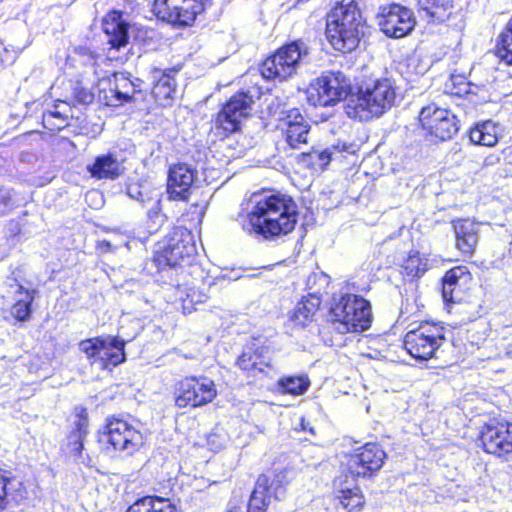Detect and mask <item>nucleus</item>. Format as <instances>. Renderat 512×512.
Here are the masks:
<instances>
[{"label":"nucleus","mask_w":512,"mask_h":512,"mask_svg":"<svg viewBox=\"0 0 512 512\" xmlns=\"http://www.w3.org/2000/svg\"><path fill=\"white\" fill-rule=\"evenodd\" d=\"M352 83L341 71H326L313 80L306 90V99L314 107H330L345 100V114L360 122L379 118L392 108L396 88L389 78H366L352 92Z\"/></svg>","instance_id":"nucleus-1"},{"label":"nucleus","mask_w":512,"mask_h":512,"mask_svg":"<svg viewBox=\"0 0 512 512\" xmlns=\"http://www.w3.org/2000/svg\"><path fill=\"white\" fill-rule=\"evenodd\" d=\"M297 216V204L287 195L255 196V204L243 223V229L266 240H274L293 231Z\"/></svg>","instance_id":"nucleus-2"},{"label":"nucleus","mask_w":512,"mask_h":512,"mask_svg":"<svg viewBox=\"0 0 512 512\" xmlns=\"http://www.w3.org/2000/svg\"><path fill=\"white\" fill-rule=\"evenodd\" d=\"M362 4L363 0H341L328 13L325 33L335 50L348 53L359 45L364 28Z\"/></svg>","instance_id":"nucleus-3"},{"label":"nucleus","mask_w":512,"mask_h":512,"mask_svg":"<svg viewBox=\"0 0 512 512\" xmlns=\"http://www.w3.org/2000/svg\"><path fill=\"white\" fill-rule=\"evenodd\" d=\"M385 450H362L348 461L349 473L334 480V494L340 504L352 512L364 504V496L356 483L355 476H367L380 469L384 463Z\"/></svg>","instance_id":"nucleus-4"},{"label":"nucleus","mask_w":512,"mask_h":512,"mask_svg":"<svg viewBox=\"0 0 512 512\" xmlns=\"http://www.w3.org/2000/svg\"><path fill=\"white\" fill-rule=\"evenodd\" d=\"M371 304L363 296L353 293L334 295L329 309V322L339 334L361 333L371 327Z\"/></svg>","instance_id":"nucleus-5"},{"label":"nucleus","mask_w":512,"mask_h":512,"mask_svg":"<svg viewBox=\"0 0 512 512\" xmlns=\"http://www.w3.org/2000/svg\"><path fill=\"white\" fill-rule=\"evenodd\" d=\"M196 252L193 235L185 227H174L162 241L156 244L152 263L157 273L165 276L179 278L178 268L188 262Z\"/></svg>","instance_id":"nucleus-6"},{"label":"nucleus","mask_w":512,"mask_h":512,"mask_svg":"<svg viewBox=\"0 0 512 512\" xmlns=\"http://www.w3.org/2000/svg\"><path fill=\"white\" fill-rule=\"evenodd\" d=\"M309 55V47L303 40L291 41L267 57L260 66L262 76L280 82L296 74Z\"/></svg>","instance_id":"nucleus-7"},{"label":"nucleus","mask_w":512,"mask_h":512,"mask_svg":"<svg viewBox=\"0 0 512 512\" xmlns=\"http://www.w3.org/2000/svg\"><path fill=\"white\" fill-rule=\"evenodd\" d=\"M445 331L441 323L422 321L406 333L404 347L418 361L438 358L437 352L446 341Z\"/></svg>","instance_id":"nucleus-8"},{"label":"nucleus","mask_w":512,"mask_h":512,"mask_svg":"<svg viewBox=\"0 0 512 512\" xmlns=\"http://www.w3.org/2000/svg\"><path fill=\"white\" fill-rule=\"evenodd\" d=\"M208 0H155L153 11L156 16L173 26H190L196 16L205 9Z\"/></svg>","instance_id":"nucleus-9"},{"label":"nucleus","mask_w":512,"mask_h":512,"mask_svg":"<svg viewBox=\"0 0 512 512\" xmlns=\"http://www.w3.org/2000/svg\"><path fill=\"white\" fill-rule=\"evenodd\" d=\"M418 118L422 128L440 141L452 139L459 130L456 115L435 103L422 107Z\"/></svg>","instance_id":"nucleus-10"},{"label":"nucleus","mask_w":512,"mask_h":512,"mask_svg":"<svg viewBox=\"0 0 512 512\" xmlns=\"http://www.w3.org/2000/svg\"><path fill=\"white\" fill-rule=\"evenodd\" d=\"M217 395L213 380L208 377H190L180 381L175 389V405L178 408H195L213 401Z\"/></svg>","instance_id":"nucleus-11"},{"label":"nucleus","mask_w":512,"mask_h":512,"mask_svg":"<svg viewBox=\"0 0 512 512\" xmlns=\"http://www.w3.org/2000/svg\"><path fill=\"white\" fill-rule=\"evenodd\" d=\"M380 30L390 38H402L415 28L416 18L411 9L398 3L381 6L377 14Z\"/></svg>","instance_id":"nucleus-12"},{"label":"nucleus","mask_w":512,"mask_h":512,"mask_svg":"<svg viewBox=\"0 0 512 512\" xmlns=\"http://www.w3.org/2000/svg\"><path fill=\"white\" fill-rule=\"evenodd\" d=\"M253 103L252 97L240 92L231 97L218 113L212 132L220 139L240 129L241 119L247 115V109Z\"/></svg>","instance_id":"nucleus-13"},{"label":"nucleus","mask_w":512,"mask_h":512,"mask_svg":"<svg viewBox=\"0 0 512 512\" xmlns=\"http://www.w3.org/2000/svg\"><path fill=\"white\" fill-rule=\"evenodd\" d=\"M98 442L112 448H127L128 445L137 447L143 445V436L128 422L111 417L107 418L106 424L98 431Z\"/></svg>","instance_id":"nucleus-14"},{"label":"nucleus","mask_w":512,"mask_h":512,"mask_svg":"<svg viewBox=\"0 0 512 512\" xmlns=\"http://www.w3.org/2000/svg\"><path fill=\"white\" fill-rule=\"evenodd\" d=\"M273 350L267 341L253 338L248 342L241 355L237 358L236 365L251 376H257L265 372V368L271 367Z\"/></svg>","instance_id":"nucleus-15"},{"label":"nucleus","mask_w":512,"mask_h":512,"mask_svg":"<svg viewBox=\"0 0 512 512\" xmlns=\"http://www.w3.org/2000/svg\"><path fill=\"white\" fill-rule=\"evenodd\" d=\"M125 159L118 149H110L106 153L97 155L86 169L90 176L97 180H116L125 172Z\"/></svg>","instance_id":"nucleus-16"},{"label":"nucleus","mask_w":512,"mask_h":512,"mask_svg":"<svg viewBox=\"0 0 512 512\" xmlns=\"http://www.w3.org/2000/svg\"><path fill=\"white\" fill-rule=\"evenodd\" d=\"M197 179V171L186 163L170 167L167 178V192L172 200H187Z\"/></svg>","instance_id":"nucleus-17"},{"label":"nucleus","mask_w":512,"mask_h":512,"mask_svg":"<svg viewBox=\"0 0 512 512\" xmlns=\"http://www.w3.org/2000/svg\"><path fill=\"white\" fill-rule=\"evenodd\" d=\"M471 280L472 276L466 266H456L448 270L441 284L443 301L446 304L462 302Z\"/></svg>","instance_id":"nucleus-18"},{"label":"nucleus","mask_w":512,"mask_h":512,"mask_svg":"<svg viewBox=\"0 0 512 512\" xmlns=\"http://www.w3.org/2000/svg\"><path fill=\"white\" fill-rule=\"evenodd\" d=\"M488 445H494V448H503L504 445L512 447V423L491 422L486 424L478 433L476 446L488 448Z\"/></svg>","instance_id":"nucleus-19"},{"label":"nucleus","mask_w":512,"mask_h":512,"mask_svg":"<svg viewBox=\"0 0 512 512\" xmlns=\"http://www.w3.org/2000/svg\"><path fill=\"white\" fill-rule=\"evenodd\" d=\"M102 29L112 48L119 50L129 43V24L121 12H109L102 20Z\"/></svg>","instance_id":"nucleus-20"},{"label":"nucleus","mask_w":512,"mask_h":512,"mask_svg":"<svg viewBox=\"0 0 512 512\" xmlns=\"http://www.w3.org/2000/svg\"><path fill=\"white\" fill-rule=\"evenodd\" d=\"M456 248L463 256L471 257L479 241L478 223L470 219H457L452 222Z\"/></svg>","instance_id":"nucleus-21"},{"label":"nucleus","mask_w":512,"mask_h":512,"mask_svg":"<svg viewBox=\"0 0 512 512\" xmlns=\"http://www.w3.org/2000/svg\"><path fill=\"white\" fill-rule=\"evenodd\" d=\"M177 72L178 70L175 68H154L152 70L153 87L151 93L161 105H168L173 99V95L176 92L174 75Z\"/></svg>","instance_id":"nucleus-22"},{"label":"nucleus","mask_w":512,"mask_h":512,"mask_svg":"<svg viewBox=\"0 0 512 512\" xmlns=\"http://www.w3.org/2000/svg\"><path fill=\"white\" fill-rule=\"evenodd\" d=\"M285 126V139L291 148H297L299 144L307 142L310 125L298 109L288 112Z\"/></svg>","instance_id":"nucleus-23"},{"label":"nucleus","mask_w":512,"mask_h":512,"mask_svg":"<svg viewBox=\"0 0 512 512\" xmlns=\"http://www.w3.org/2000/svg\"><path fill=\"white\" fill-rule=\"evenodd\" d=\"M114 78V89L118 94L120 105L130 101H136L137 95L142 96L144 85L143 80L139 78H133L130 73L127 72H115L112 74Z\"/></svg>","instance_id":"nucleus-24"},{"label":"nucleus","mask_w":512,"mask_h":512,"mask_svg":"<svg viewBox=\"0 0 512 512\" xmlns=\"http://www.w3.org/2000/svg\"><path fill=\"white\" fill-rule=\"evenodd\" d=\"M7 285L11 288L16 287V294L19 295L15 304L11 308V314L20 322L30 319L32 314V303L34 301V290L25 289L23 285L18 283L16 277L8 278Z\"/></svg>","instance_id":"nucleus-25"},{"label":"nucleus","mask_w":512,"mask_h":512,"mask_svg":"<svg viewBox=\"0 0 512 512\" xmlns=\"http://www.w3.org/2000/svg\"><path fill=\"white\" fill-rule=\"evenodd\" d=\"M103 339L107 343L101 353L100 368L108 369L110 366L116 367L126 361L125 346L126 341L119 336L104 335Z\"/></svg>","instance_id":"nucleus-26"},{"label":"nucleus","mask_w":512,"mask_h":512,"mask_svg":"<svg viewBox=\"0 0 512 512\" xmlns=\"http://www.w3.org/2000/svg\"><path fill=\"white\" fill-rule=\"evenodd\" d=\"M419 13L428 22L442 23L451 15L452 0H418Z\"/></svg>","instance_id":"nucleus-27"},{"label":"nucleus","mask_w":512,"mask_h":512,"mask_svg":"<svg viewBox=\"0 0 512 512\" xmlns=\"http://www.w3.org/2000/svg\"><path fill=\"white\" fill-rule=\"evenodd\" d=\"M267 483H269V477L266 474L259 475L246 510L238 506H232L229 509H238L241 512H266L271 502V497L267 493Z\"/></svg>","instance_id":"nucleus-28"},{"label":"nucleus","mask_w":512,"mask_h":512,"mask_svg":"<svg viewBox=\"0 0 512 512\" xmlns=\"http://www.w3.org/2000/svg\"><path fill=\"white\" fill-rule=\"evenodd\" d=\"M88 412L80 406L75 408L73 428L67 436L68 448H84L85 437L88 434Z\"/></svg>","instance_id":"nucleus-29"},{"label":"nucleus","mask_w":512,"mask_h":512,"mask_svg":"<svg viewBox=\"0 0 512 512\" xmlns=\"http://www.w3.org/2000/svg\"><path fill=\"white\" fill-rule=\"evenodd\" d=\"M126 512H180L168 498L145 496L136 500Z\"/></svg>","instance_id":"nucleus-30"},{"label":"nucleus","mask_w":512,"mask_h":512,"mask_svg":"<svg viewBox=\"0 0 512 512\" xmlns=\"http://www.w3.org/2000/svg\"><path fill=\"white\" fill-rule=\"evenodd\" d=\"M321 304V298L317 294H308L307 297H303L300 302L296 305L291 320L300 326H306L312 321L313 316L319 309Z\"/></svg>","instance_id":"nucleus-31"},{"label":"nucleus","mask_w":512,"mask_h":512,"mask_svg":"<svg viewBox=\"0 0 512 512\" xmlns=\"http://www.w3.org/2000/svg\"><path fill=\"white\" fill-rule=\"evenodd\" d=\"M469 138L476 145L493 147L498 142V127L491 120L477 123L470 129Z\"/></svg>","instance_id":"nucleus-32"},{"label":"nucleus","mask_w":512,"mask_h":512,"mask_svg":"<svg viewBox=\"0 0 512 512\" xmlns=\"http://www.w3.org/2000/svg\"><path fill=\"white\" fill-rule=\"evenodd\" d=\"M161 281L168 284L175 290V300L181 302L184 314H190L197 310L196 304L193 302V295L189 293L188 287L180 284L178 278L170 277V280L165 276L161 277Z\"/></svg>","instance_id":"nucleus-33"},{"label":"nucleus","mask_w":512,"mask_h":512,"mask_svg":"<svg viewBox=\"0 0 512 512\" xmlns=\"http://www.w3.org/2000/svg\"><path fill=\"white\" fill-rule=\"evenodd\" d=\"M277 386L282 393L302 395L308 390L310 381L307 376H286L278 380Z\"/></svg>","instance_id":"nucleus-34"},{"label":"nucleus","mask_w":512,"mask_h":512,"mask_svg":"<svg viewBox=\"0 0 512 512\" xmlns=\"http://www.w3.org/2000/svg\"><path fill=\"white\" fill-rule=\"evenodd\" d=\"M22 483L5 475L0 471V512L4 511L11 500H16L15 493L19 491Z\"/></svg>","instance_id":"nucleus-35"},{"label":"nucleus","mask_w":512,"mask_h":512,"mask_svg":"<svg viewBox=\"0 0 512 512\" xmlns=\"http://www.w3.org/2000/svg\"><path fill=\"white\" fill-rule=\"evenodd\" d=\"M147 228L149 233H155L166 221V216L162 213L161 201L157 197H147Z\"/></svg>","instance_id":"nucleus-36"},{"label":"nucleus","mask_w":512,"mask_h":512,"mask_svg":"<svg viewBox=\"0 0 512 512\" xmlns=\"http://www.w3.org/2000/svg\"><path fill=\"white\" fill-rule=\"evenodd\" d=\"M98 99L99 101L111 107L120 106L118 94L114 89V78L113 75L99 79L97 83Z\"/></svg>","instance_id":"nucleus-37"},{"label":"nucleus","mask_w":512,"mask_h":512,"mask_svg":"<svg viewBox=\"0 0 512 512\" xmlns=\"http://www.w3.org/2000/svg\"><path fill=\"white\" fill-rule=\"evenodd\" d=\"M103 336L88 338L85 340H82L79 343V349L81 352H83L89 362L91 364H99L100 365V357L101 353L103 351V348H105V345L107 344L105 340L103 339Z\"/></svg>","instance_id":"nucleus-38"},{"label":"nucleus","mask_w":512,"mask_h":512,"mask_svg":"<svg viewBox=\"0 0 512 512\" xmlns=\"http://www.w3.org/2000/svg\"><path fill=\"white\" fill-rule=\"evenodd\" d=\"M289 471L281 470L271 475L266 474L269 477V483H267V493L272 498L280 500L284 498L286 493V487L290 481L288 477Z\"/></svg>","instance_id":"nucleus-39"},{"label":"nucleus","mask_w":512,"mask_h":512,"mask_svg":"<svg viewBox=\"0 0 512 512\" xmlns=\"http://www.w3.org/2000/svg\"><path fill=\"white\" fill-rule=\"evenodd\" d=\"M425 271L426 263L422 261L419 252H410L408 258L402 265L403 276L412 281L414 278H420L425 273Z\"/></svg>","instance_id":"nucleus-40"},{"label":"nucleus","mask_w":512,"mask_h":512,"mask_svg":"<svg viewBox=\"0 0 512 512\" xmlns=\"http://www.w3.org/2000/svg\"><path fill=\"white\" fill-rule=\"evenodd\" d=\"M496 48L499 58L507 64L512 65V19L499 35Z\"/></svg>","instance_id":"nucleus-41"},{"label":"nucleus","mask_w":512,"mask_h":512,"mask_svg":"<svg viewBox=\"0 0 512 512\" xmlns=\"http://www.w3.org/2000/svg\"><path fill=\"white\" fill-rule=\"evenodd\" d=\"M331 155L329 149L322 151L313 150L309 153L303 154V162L311 166L315 170H324L331 161Z\"/></svg>","instance_id":"nucleus-42"},{"label":"nucleus","mask_w":512,"mask_h":512,"mask_svg":"<svg viewBox=\"0 0 512 512\" xmlns=\"http://www.w3.org/2000/svg\"><path fill=\"white\" fill-rule=\"evenodd\" d=\"M44 128L50 131H60L67 125V118L59 111H47L43 114Z\"/></svg>","instance_id":"nucleus-43"},{"label":"nucleus","mask_w":512,"mask_h":512,"mask_svg":"<svg viewBox=\"0 0 512 512\" xmlns=\"http://www.w3.org/2000/svg\"><path fill=\"white\" fill-rule=\"evenodd\" d=\"M73 100L79 105H89L94 100V93L85 87L81 81H75L71 84Z\"/></svg>","instance_id":"nucleus-44"},{"label":"nucleus","mask_w":512,"mask_h":512,"mask_svg":"<svg viewBox=\"0 0 512 512\" xmlns=\"http://www.w3.org/2000/svg\"><path fill=\"white\" fill-rule=\"evenodd\" d=\"M15 205L13 190L0 186V216L6 215Z\"/></svg>","instance_id":"nucleus-45"},{"label":"nucleus","mask_w":512,"mask_h":512,"mask_svg":"<svg viewBox=\"0 0 512 512\" xmlns=\"http://www.w3.org/2000/svg\"><path fill=\"white\" fill-rule=\"evenodd\" d=\"M452 94L462 96L471 93V84L461 75H451Z\"/></svg>","instance_id":"nucleus-46"},{"label":"nucleus","mask_w":512,"mask_h":512,"mask_svg":"<svg viewBox=\"0 0 512 512\" xmlns=\"http://www.w3.org/2000/svg\"><path fill=\"white\" fill-rule=\"evenodd\" d=\"M127 195L131 199L140 202L143 206L147 204V197H150L148 194L143 193L140 186L137 184L129 185L127 187Z\"/></svg>","instance_id":"nucleus-47"},{"label":"nucleus","mask_w":512,"mask_h":512,"mask_svg":"<svg viewBox=\"0 0 512 512\" xmlns=\"http://www.w3.org/2000/svg\"><path fill=\"white\" fill-rule=\"evenodd\" d=\"M189 293L193 295V302L197 305L203 304L207 301L208 296L194 288H188Z\"/></svg>","instance_id":"nucleus-48"},{"label":"nucleus","mask_w":512,"mask_h":512,"mask_svg":"<svg viewBox=\"0 0 512 512\" xmlns=\"http://www.w3.org/2000/svg\"><path fill=\"white\" fill-rule=\"evenodd\" d=\"M333 148L339 152H348V153H354L355 152V145L351 143L346 142H337V144L333 145Z\"/></svg>","instance_id":"nucleus-49"},{"label":"nucleus","mask_w":512,"mask_h":512,"mask_svg":"<svg viewBox=\"0 0 512 512\" xmlns=\"http://www.w3.org/2000/svg\"><path fill=\"white\" fill-rule=\"evenodd\" d=\"M301 430L303 432H309L313 438L316 437V432L314 430V427L311 426L310 422H306L304 418L301 419Z\"/></svg>","instance_id":"nucleus-50"},{"label":"nucleus","mask_w":512,"mask_h":512,"mask_svg":"<svg viewBox=\"0 0 512 512\" xmlns=\"http://www.w3.org/2000/svg\"><path fill=\"white\" fill-rule=\"evenodd\" d=\"M88 196H95V197H99V198H101V199H102V195H101L99 192H97V191H92V192H90V193L88 194Z\"/></svg>","instance_id":"nucleus-51"},{"label":"nucleus","mask_w":512,"mask_h":512,"mask_svg":"<svg viewBox=\"0 0 512 512\" xmlns=\"http://www.w3.org/2000/svg\"><path fill=\"white\" fill-rule=\"evenodd\" d=\"M79 51H80V53H83V54H86V53L89 52V50L87 48H85V47H80Z\"/></svg>","instance_id":"nucleus-52"},{"label":"nucleus","mask_w":512,"mask_h":512,"mask_svg":"<svg viewBox=\"0 0 512 512\" xmlns=\"http://www.w3.org/2000/svg\"><path fill=\"white\" fill-rule=\"evenodd\" d=\"M306 440H307V441H309V444H310V445H316V444H317V443H316V442H314L311 438H309V439H308V438H306Z\"/></svg>","instance_id":"nucleus-53"},{"label":"nucleus","mask_w":512,"mask_h":512,"mask_svg":"<svg viewBox=\"0 0 512 512\" xmlns=\"http://www.w3.org/2000/svg\"><path fill=\"white\" fill-rule=\"evenodd\" d=\"M22 50H23V48H19V47L17 49H13V51L15 53H20Z\"/></svg>","instance_id":"nucleus-54"},{"label":"nucleus","mask_w":512,"mask_h":512,"mask_svg":"<svg viewBox=\"0 0 512 512\" xmlns=\"http://www.w3.org/2000/svg\"><path fill=\"white\" fill-rule=\"evenodd\" d=\"M227 512H241V511L238 509H228Z\"/></svg>","instance_id":"nucleus-55"},{"label":"nucleus","mask_w":512,"mask_h":512,"mask_svg":"<svg viewBox=\"0 0 512 512\" xmlns=\"http://www.w3.org/2000/svg\"><path fill=\"white\" fill-rule=\"evenodd\" d=\"M369 445H370V443H366L363 446H361L360 448L366 449V448H369Z\"/></svg>","instance_id":"nucleus-56"}]
</instances>
